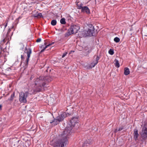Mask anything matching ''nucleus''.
Wrapping results in <instances>:
<instances>
[{"instance_id": "nucleus-1", "label": "nucleus", "mask_w": 147, "mask_h": 147, "mask_svg": "<svg viewBox=\"0 0 147 147\" xmlns=\"http://www.w3.org/2000/svg\"><path fill=\"white\" fill-rule=\"evenodd\" d=\"M78 118L74 117L70 120L59 138L55 143L54 147H64L68 142V139L71 133L74 131V127L76 129L78 127Z\"/></svg>"}, {"instance_id": "nucleus-2", "label": "nucleus", "mask_w": 147, "mask_h": 147, "mask_svg": "<svg viewBox=\"0 0 147 147\" xmlns=\"http://www.w3.org/2000/svg\"><path fill=\"white\" fill-rule=\"evenodd\" d=\"M51 78L49 77L40 76L34 80L32 86H33V91L32 93L34 94L36 92L41 91L44 88L46 85V81L48 82H51Z\"/></svg>"}, {"instance_id": "nucleus-3", "label": "nucleus", "mask_w": 147, "mask_h": 147, "mask_svg": "<svg viewBox=\"0 0 147 147\" xmlns=\"http://www.w3.org/2000/svg\"><path fill=\"white\" fill-rule=\"evenodd\" d=\"M33 94L31 93H29L28 91H26L25 92H21L19 94V101L21 103H26L27 102L26 98L29 94Z\"/></svg>"}, {"instance_id": "nucleus-4", "label": "nucleus", "mask_w": 147, "mask_h": 147, "mask_svg": "<svg viewBox=\"0 0 147 147\" xmlns=\"http://www.w3.org/2000/svg\"><path fill=\"white\" fill-rule=\"evenodd\" d=\"M80 28V26L78 25H73L71 26L68 29L67 33H66V36H69L71 34L76 33Z\"/></svg>"}, {"instance_id": "nucleus-5", "label": "nucleus", "mask_w": 147, "mask_h": 147, "mask_svg": "<svg viewBox=\"0 0 147 147\" xmlns=\"http://www.w3.org/2000/svg\"><path fill=\"white\" fill-rule=\"evenodd\" d=\"M90 28L88 29L87 31L84 30L83 31L84 33H85V36H93L94 32V26L92 25H90Z\"/></svg>"}, {"instance_id": "nucleus-6", "label": "nucleus", "mask_w": 147, "mask_h": 147, "mask_svg": "<svg viewBox=\"0 0 147 147\" xmlns=\"http://www.w3.org/2000/svg\"><path fill=\"white\" fill-rule=\"evenodd\" d=\"M24 53H26L27 54V57L25 62V64L26 65H28V62L29 60V58L30 57V55L32 53V50L30 48L27 49L26 47L25 48L24 51Z\"/></svg>"}, {"instance_id": "nucleus-7", "label": "nucleus", "mask_w": 147, "mask_h": 147, "mask_svg": "<svg viewBox=\"0 0 147 147\" xmlns=\"http://www.w3.org/2000/svg\"><path fill=\"white\" fill-rule=\"evenodd\" d=\"M141 136L143 138H147V126L146 127L145 124L144 125L142 128Z\"/></svg>"}, {"instance_id": "nucleus-8", "label": "nucleus", "mask_w": 147, "mask_h": 147, "mask_svg": "<svg viewBox=\"0 0 147 147\" xmlns=\"http://www.w3.org/2000/svg\"><path fill=\"white\" fill-rule=\"evenodd\" d=\"M69 115V114L67 112H64L63 113L61 114L60 116L57 117V118H58L59 119V120L60 121H63L64 119L67 116V115Z\"/></svg>"}, {"instance_id": "nucleus-9", "label": "nucleus", "mask_w": 147, "mask_h": 147, "mask_svg": "<svg viewBox=\"0 0 147 147\" xmlns=\"http://www.w3.org/2000/svg\"><path fill=\"white\" fill-rule=\"evenodd\" d=\"M100 59V57L98 56H97L95 60H94V61L91 63L90 66L91 67H94L98 63V61Z\"/></svg>"}, {"instance_id": "nucleus-10", "label": "nucleus", "mask_w": 147, "mask_h": 147, "mask_svg": "<svg viewBox=\"0 0 147 147\" xmlns=\"http://www.w3.org/2000/svg\"><path fill=\"white\" fill-rule=\"evenodd\" d=\"M5 39H4L2 40L0 43V49L2 50L3 49L6 48V47L5 46V45L7 44L8 42H7L5 44Z\"/></svg>"}, {"instance_id": "nucleus-11", "label": "nucleus", "mask_w": 147, "mask_h": 147, "mask_svg": "<svg viewBox=\"0 0 147 147\" xmlns=\"http://www.w3.org/2000/svg\"><path fill=\"white\" fill-rule=\"evenodd\" d=\"M134 138L135 140H138V138L139 136V134H138V130L135 129H134Z\"/></svg>"}, {"instance_id": "nucleus-12", "label": "nucleus", "mask_w": 147, "mask_h": 147, "mask_svg": "<svg viewBox=\"0 0 147 147\" xmlns=\"http://www.w3.org/2000/svg\"><path fill=\"white\" fill-rule=\"evenodd\" d=\"M59 120V119L57 117L56 119H54L53 121H50V123L51 124H52L53 125L55 126L57 125L58 123L60 121Z\"/></svg>"}, {"instance_id": "nucleus-13", "label": "nucleus", "mask_w": 147, "mask_h": 147, "mask_svg": "<svg viewBox=\"0 0 147 147\" xmlns=\"http://www.w3.org/2000/svg\"><path fill=\"white\" fill-rule=\"evenodd\" d=\"M91 143L92 140H90L88 139L85 140L83 145V146H87Z\"/></svg>"}, {"instance_id": "nucleus-14", "label": "nucleus", "mask_w": 147, "mask_h": 147, "mask_svg": "<svg viewBox=\"0 0 147 147\" xmlns=\"http://www.w3.org/2000/svg\"><path fill=\"white\" fill-rule=\"evenodd\" d=\"M82 12H85L87 13H90V10L88 7L86 6H84L81 9Z\"/></svg>"}, {"instance_id": "nucleus-15", "label": "nucleus", "mask_w": 147, "mask_h": 147, "mask_svg": "<svg viewBox=\"0 0 147 147\" xmlns=\"http://www.w3.org/2000/svg\"><path fill=\"white\" fill-rule=\"evenodd\" d=\"M130 73V71L128 68L126 67L124 69V74L125 75H127Z\"/></svg>"}, {"instance_id": "nucleus-16", "label": "nucleus", "mask_w": 147, "mask_h": 147, "mask_svg": "<svg viewBox=\"0 0 147 147\" xmlns=\"http://www.w3.org/2000/svg\"><path fill=\"white\" fill-rule=\"evenodd\" d=\"M35 17H43L42 14L40 13H38L35 14L33 15Z\"/></svg>"}, {"instance_id": "nucleus-17", "label": "nucleus", "mask_w": 147, "mask_h": 147, "mask_svg": "<svg viewBox=\"0 0 147 147\" xmlns=\"http://www.w3.org/2000/svg\"><path fill=\"white\" fill-rule=\"evenodd\" d=\"M54 43V42H52V43H50V44H49L48 45H47L46 46H45V47L42 49L41 50V52H43V51H45V49H46L48 47L52 45Z\"/></svg>"}, {"instance_id": "nucleus-18", "label": "nucleus", "mask_w": 147, "mask_h": 147, "mask_svg": "<svg viewBox=\"0 0 147 147\" xmlns=\"http://www.w3.org/2000/svg\"><path fill=\"white\" fill-rule=\"evenodd\" d=\"M115 67L117 68L119 67H120V65L118 60L115 59Z\"/></svg>"}, {"instance_id": "nucleus-19", "label": "nucleus", "mask_w": 147, "mask_h": 147, "mask_svg": "<svg viewBox=\"0 0 147 147\" xmlns=\"http://www.w3.org/2000/svg\"><path fill=\"white\" fill-rule=\"evenodd\" d=\"M77 5L78 7V9H82L84 6H83V5L82 3L80 4L77 3Z\"/></svg>"}, {"instance_id": "nucleus-20", "label": "nucleus", "mask_w": 147, "mask_h": 147, "mask_svg": "<svg viewBox=\"0 0 147 147\" xmlns=\"http://www.w3.org/2000/svg\"><path fill=\"white\" fill-rule=\"evenodd\" d=\"M57 24V21L55 20H52L51 22V24L53 26H54L56 24Z\"/></svg>"}, {"instance_id": "nucleus-21", "label": "nucleus", "mask_w": 147, "mask_h": 147, "mask_svg": "<svg viewBox=\"0 0 147 147\" xmlns=\"http://www.w3.org/2000/svg\"><path fill=\"white\" fill-rule=\"evenodd\" d=\"M14 93H13V94H11V95L10 97L8 99V100L9 101H12L13 99V98L14 96Z\"/></svg>"}, {"instance_id": "nucleus-22", "label": "nucleus", "mask_w": 147, "mask_h": 147, "mask_svg": "<svg viewBox=\"0 0 147 147\" xmlns=\"http://www.w3.org/2000/svg\"><path fill=\"white\" fill-rule=\"evenodd\" d=\"M143 33L144 34V36H147V28H145L143 30Z\"/></svg>"}, {"instance_id": "nucleus-23", "label": "nucleus", "mask_w": 147, "mask_h": 147, "mask_svg": "<svg viewBox=\"0 0 147 147\" xmlns=\"http://www.w3.org/2000/svg\"><path fill=\"white\" fill-rule=\"evenodd\" d=\"M60 23L62 24H66L65 20L64 18H62L60 20Z\"/></svg>"}, {"instance_id": "nucleus-24", "label": "nucleus", "mask_w": 147, "mask_h": 147, "mask_svg": "<svg viewBox=\"0 0 147 147\" xmlns=\"http://www.w3.org/2000/svg\"><path fill=\"white\" fill-rule=\"evenodd\" d=\"M109 53L111 55H113L114 53L113 50L112 49H110L109 51Z\"/></svg>"}, {"instance_id": "nucleus-25", "label": "nucleus", "mask_w": 147, "mask_h": 147, "mask_svg": "<svg viewBox=\"0 0 147 147\" xmlns=\"http://www.w3.org/2000/svg\"><path fill=\"white\" fill-rule=\"evenodd\" d=\"M114 41L116 42H118L120 41L119 38L117 37H115L114 39Z\"/></svg>"}, {"instance_id": "nucleus-26", "label": "nucleus", "mask_w": 147, "mask_h": 147, "mask_svg": "<svg viewBox=\"0 0 147 147\" xmlns=\"http://www.w3.org/2000/svg\"><path fill=\"white\" fill-rule=\"evenodd\" d=\"M21 58L22 60L23 61L25 59L24 55L21 54Z\"/></svg>"}, {"instance_id": "nucleus-27", "label": "nucleus", "mask_w": 147, "mask_h": 147, "mask_svg": "<svg viewBox=\"0 0 147 147\" xmlns=\"http://www.w3.org/2000/svg\"><path fill=\"white\" fill-rule=\"evenodd\" d=\"M124 127L123 126H121L119 128H118V130H119V131H121L122 129H124Z\"/></svg>"}, {"instance_id": "nucleus-28", "label": "nucleus", "mask_w": 147, "mask_h": 147, "mask_svg": "<svg viewBox=\"0 0 147 147\" xmlns=\"http://www.w3.org/2000/svg\"><path fill=\"white\" fill-rule=\"evenodd\" d=\"M67 53V52L64 53L62 55V58H63L64 57H65Z\"/></svg>"}, {"instance_id": "nucleus-29", "label": "nucleus", "mask_w": 147, "mask_h": 147, "mask_svg": "<svg viewBox=\"0 0 147 147\" xmlns=\"http://www.w3.org/2000/svg\"><path fill=\"white\" fill-rule=\"evenodd\" d=\"M41 41V39L40 38H38L36 40V41L37 42H40Z\"/></svg>"}, {"instance_id": "nucleus-30", "label": "nucleus", "mask_w": 147, "mask_h": 147, "mask_svg": "<svg viewBox=\"0 0 147 147\" xmlns=\"http://www.w3.org/2000/svg\"><path fill=\"white\" fill-rule=\"evenodd\" d=\"M118 128H117L116 129H115V130L114 131V132L115 133H116L117 132V131H119V130H118Z\"/></svg>"}, {"instance_id": "nucleus-31", "label": "nucleus", "mask_w": 147, "mask_h": 147, "mask_svg": "<svg viewBox=\"0 0 147 147\" xmlns=\"http://www.w3.org/2000/svg\"><path fill=\"white\" fill-rule=\"evenodd\" d=\"M1 52L2 51H0V58L2 57V55H1Z\"/></svg>"}, {"instance_id": "nucleus-32", "label": "nucleus", "mask_w": 147, "mask_h": 147, "mask_svg": "<svg viewBox=\"0 0 147 147\" xmlns=\"http://www.w3.org/2000/svg\"><path fill=\"white\" fill-rule=\"evenodd\" d=\"M7 26V23L5 25H4L5 28V27Z\"/></svg>"}, {"instance_id": "nucleus-33", "label": "nucleus", "mask_w": 147, "mask_h": 147, "mask_svg": "<svg viewBox=\"0 0 147 147\" xmlns=\"http://www.w3.org/2000/svg\"><path fill=\"white\" fill-rule=\"evenodd\" d=\"M1 105H0V110L1 109Z\"/></svg>"}, {"instance_id": "nucleus-34", "label": "nucleus", "mask_w": 147, "mask_h": 147, "mask_svg": "<svg viewBox=\"0 0 147 147\" xmlns=\"http://www.w3.org/2000/svg\"><path fill=\"white\" fill-rule=\"evenodd\" d=\"M10 29H9L8 32H9L10 31Z\"/></svg>"}, {"instance_id": "nucleus-35", "label": "nucleus", "mask_w": 147, "mask_h": 147, "mask_svg": "<svg viewBox=\"0 0 147 147\" xmlns=\"http://www.w3.org/2000/svg\"><path fill=\"white\" fill-rule=\"evenodd\" d=\"M32 76L30 78V79L31 80H32Z\"/></svg>"}]
</instances>
